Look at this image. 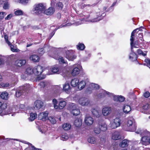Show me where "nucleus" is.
I'll list each match as a JSON object with an SVG mask.
<instances>
[{"instance_id":"f257e3e1","label":"nucleus","mask_w":150,"mask_h":150,"mask_svg":"<svg viewBox=\"0 0 150 150\" xmlns=\"http://www.w3.org/2000/svg\"><path fill=\"white\" fill-rule=\"evenodd\" d=\"M94 15H93L92 14L91 15L88 14L87 15L81 14L80 15V16L81 17L80 20L74 23V25L77 26L83 23V21H87L86 19L89 18L90 17H91V18L89 21L90 22H95L99 21L103 18V17L105 16L106 14L105 13V12H103L102 11L97 12Z\"/></svg>"},{"instance_id":"f03ea898","label":"nucleus","mask_w":150,"mask_h":150,"mask_svg":"<svg viewBox=\"0 0 150 150\" xmlns=\"http://www.w3.org/2000/svg\"><path fill=\"white\" fill-rule=\"evenodd\" d=\"M107 94L109 96L113 97V100L114 101H116L118 103H114L115 106L117 107H119L120 106V103L124 101L125 100V98L122 96L114 95L113 93H110L108 92L107 91L105 90H102V92L99 94V97L100 98H103L105 97V95Z\"/></svg>"},{"instance_id":"7ed1b4c3","label":"nucleus","mask_w":150,"mask_h":150,"mask_svg":"<svg viewBox=\"0 0 150 150\" xmlns=\"http://www.w3.org/2000/svg\"><path fill=\"white\" fill-rule=\"evenodd\" d=\"M136 133L140 134L142 137L141 139L142 143L143 145H147L150 144V132L146 130H137Z\"/></svg>"},{"instance_id":"20e7f679","label":"nucleus","mask_w":150,"mask_h":150,"mask_svg":"<svg viewBox=\"0 0 150 150\" xmlns=\"http://www.w3.org/2000/svg\"><path fill=\"white\" fill-rule=\"evenodd\" d=\"M46 8V6L42 3L35 4L33 6L32 11L34 13L38 15L43 13Z\"/></svg>"},{"instance_id":"39448f33","label":"nucleus","mask_w":150,"mask_h":150,"mask_svg":"<svg viewBox=\"0 0 150 150\" xmlns=\"http://www.w3.org/2000/svg\"><path fill=\"white\" fill-rule=\"evenodd\" d=\"M51 71L54 74H60L64 76L68 72L65 68H62L60 69L57 65L53 66L51 69Z\"/></svg>"},{"instance_id":"423d86ee","label":"nucleus","mask_w":150,"mask_h":150,"mask_svg":"<svg viewBox=\"0 0 150 150\" xmlns=\"http://www.w3.org/2000/svg\"><path fill=\"white\" fill-rule=\"evenodd\" d=\"M78 102L79 104L82 106H90L91 105L90 100L87 98L82 97L80 98Z\"/></svg>"},{"instance_id":"0eeeda50","label":"nucleus","mask_w":150,"mask_h":150,"mask_svg":"<svg viewBox=\"0 0 150 150\" xmlns=\"http://www.w3.org/2000/svg\"><path fill=\"white\" fill-rule=\"evenodd\" d=\"M121 124V120L119 117H116L110 123L111 128L115 129L119 127Z\"/></svg>"},{"instance_id":"6e6552de","label":"nucleus","mask_w":150,"mask_h":150,"mask_svg":"<svg viewBox=\"0 0 150 150\" xmlns=\"http://www.w3.org/2000/svg\"><path fill=\"white\" fill-rule=\"evenodd\" d=\"M127 125L129 127H132V129L134 130L136 129V126L135 120L132 117H129L128 118Z\"/></svg>"},{"instance_id":"1a4fd4ad","label":"nucleus","mask_w":150,"mask_h":150,"mask_svg":"<svg viewBox=\"0 0 150 150\" xmlns=\"http://www.w3.org/2000/svg\"><path fill=\"white\" fill-rule=\"evenodd\" d=\"M65 57L69 60L73 61L76 59V56L74 55L73 51L70 50L66 52Z\"/></svg>"},{"instance_id":"9d476101","label":"nucleus","mask_w":150,"mask_h":150,"mask_svg":"<svg viewBox=\"0 0 150 150\" xmlns=\"http://www.w3.org/2000/svg\"><path fill=\"white\" fill-rule=\"evenodd\" d=\"M131 46V53L130 54L129 56V59L132 61H136L137 58V54L134 52L133 47H137L134 45H132Z\"/></svg>"},{"instance_id":"9b49d317","label":"nucleus","mask_w":150,"mask_h":150,"mask_svg":"<svg viewBox=\"0 0 150 150\" xmlns=\"http://www.w3.org/2000/svg\"><path fill=\"white\" fill-rule=\"evenodd\" d=\"M43 68L40 65L35 66L33 68V73L35 75H39L43 71Z\"/></svg>"},{"instance_id":"f8f14e48","label":"nucleus","mask_w":150,"mask_h":150,"mask_svg":"<svg viewBox=\"0 0 150 150\" xmlns=\"http://www.w3.org/2000/svg\"><path fill=\"white\" fill-rule=\"evenodd\" d=\"M142 112L146 114H150V104L146 103L142 106Z\"/></svg>"},{"instance_id":"ddd939ff","label":"nucleus","mask_w":150,"mask_h":150,"mask_svg":"<svg viewBox=\"0 0 150 150\" xmlns=\"http://www.w3.org/2000/svg\"><path fill=\"white\" fill-rule=\"evenodd\" d=\"M142 28H143L142 26H141V27L137 28L135 29L132 32L131 34V36L130 37V41H131L130 42V45L131 46H132V45H133V42L134 41V37L135 36V34L136 32H138L139 31H141L142 30L141 29Z\"/></svg>"},{"instance_id":"4468645a","label":"nucleus","mask_w":150,"mask_h":150,"mask_svg":"<svg viewBox=\"0 0 150 150\" xmlns=\"http://www.w3.org/2000/svg\"><path fill=\"white\" fill-rule=\"evenodd\" d=\"M71 108V112L74 115L77 116L80 114V112L79 109H78V107L76 106L74 104H72Z\"/></svg>"},{"instance_id":"2eb2a0df","label":"nucleus","mask_w":150,"mask_h":150,"mask_svg":"<svg viewBox=\"0 0 150 150\" xmlns=\"http://www.w3.org/2000/svg\"><path fill=\"white\" fill-rule=\"evenodd\" d=\"M112 109L110 107H105L103 108L102 113L104 116H107L110 115Z\"/></svg>"},{"instance_id":"dca6fc26","label":"nucleus","mask_w":150,"mask_h":150,"mask_svg":"<svg viewBox=\"0 0 150 150\" xmlns=\"http://www.w3.org/2000/svg\"><path fill=\"white\" fill-rule=\"evenodd\" d=\"M48 113L47 112H43L39 114L38 116V119L40 120L45 121L47 118Z\"/></svg>"},{"instance_id":"f3484780","label":"nucleus","mask_w":150,"mask_h":150,"mask_svg":"<svg viewBox=\"0 0 150 150\" xmlns=\"http://www.w3.org/2000/svg\"><path fill=\"white\" fill-rule=\"evenodd\" d=\"M25 108V105L23 104H21L19 105V108L17 106H16L15 107V111L14 112L15 113H19L24 112V109Z\"/></svg>"},{"instance_id":"a211bd4d","label":"nucleus","mask_w":150,"mask_h":150,"mask_svg":"<svg viewBox=\"0 0 150 150\" xmlns=\"http://www.w3.org/2000/svg\"><path fill=\"white\" fill-rule=\"evenodd\" d=\"M43 106V102L40 100H36L34 104V107L35 110H39Z\"/></svg>"},{"instance_id":"6ab92c4d","label":"nucleus","mask_w":150,"mask_h":150,"mask_svg":"<svg viewBox=\"0 0 150 150\" xmlns=\"http://www.w3.org/2000/svg\"><path fill=\"white\" fill-rule=\"evenodd\" d=\"M26 63V61L25 59H18L14 62V65L18 67H21L24 65Z\"/></svg>"},{"instance_id":"aec40b11","label":"nucleus","mask_w":150,"mask_h":150,"mask_svg":"<svg viewBox=\"0 0 150 150\" xmlns=\"http://www.w3.org/2000/svg\"><path fill=\"white\" fill-rule=\"evenodd\" d=\"M54 12V8L52 7H50L47 9H45L44 13L47 15H50L53 14Z\"/></svg>"},{"instance_id":"412c9836","label":"nucleus","mask_w":150,"mask_h":150,"mask_svg":"<svg viewBox=\"0 0 150 150\" xmlns=\"http://www.w3.org/2000/svg\"><path fill=\"white\" fill-rule=\"evenodd\" d=\"M93 116L98 118L100 117L101 114L100 112L96 109L93 108L91 110Z\"/></svg>"},{"instance_id":"4be33fe9","label":"nucleus","mask_w":150,"mask_h":150,"mask_svg":"<svg viewBox=\"0 0 150 150\" xmlns=\"http://www.w3.org/2000/svg\"><path fill=\"white\" fill-rule=\"evenodd\" d=\"M23 87H19L17 89L16 91V96L17 97H19L21 95H24V92L23 91Z\"/></svg>"},{"instance_id":"5701e85b","label":"nucleus","mask_w":150,"mask_h":150,"mask_svg":"<svg viewBox=\"0 0 150 150\" xmlns=\"http://www.w3.org/2000/svg\"><path fill=\"white\" fill-rule=\"evenodd\" d=\"M120 132L118 131H116L114 132L112 134V138L114 140H117L120 138Z\"/></svg>"},{"instance_id":"b1692460","label":"nucleus","mask_w":150,"mask_h":150,"mask_svg":"<svg viewBox=\"0 0 150 150\" xmlns=\"http://www.w3.org/2000/svg\"><path fill=\"white\" fill-rule=\"evenodd\" d=\"M84 121L85 123L88 125H92L93 122V118L91 117H86Z\"/></svg>"},{"instance_id":"393cba45","label":"nucleus","mask_w":150,"mask_h":150,"mask_svg":"<svg viewBox=\"0 0 150 150\" xmlns=\"http://www.w3.org/2000/svg\"><path fill=\"white\" fill-rule=\"evenodd\" d=\"M99 127L101 131H105L107 129L106 124L104 122L101 123L99 122Z\"/></svg>"},{"instance_id":"a878e982","label":"nucleus","mask_w":150,"mask_h":150,"mask_svg":"<svg viewBox=\"0 0 150 150\" xmlns=\"http://www.w3.org/2000/svg\"><path fill=\"white\" fill-rule=\"evenodd\" d=\"M50 83L47 81H44L41 82L39 85L40 86L41 88H47L49 86Z\"/></svg>"},{"instance_id":"bb28decb","label":"nucleus","mask_w":150,"mask_h":150,"mask_svg":"<svg viewBox=\"0 0 150 150\" xmlns=\"http://www.w3.org/2000/svg\"><path fill=\"white\" fill-rule=\"evenodd\" d=\"M71 88L69 83L67 82L65 83L63 86V90L67 93L70 91Z\"/></svg>"},{"instance_id":"cd10ccee","label":"nucleus","mask_w":150,"mask_h":150,"mask_svg":"<svg viewBox=\"0 0 150 150\" xmlns=\"http://www.w3.org/2000/svg\"><path fill=\"white\" fill-rule=\"evenodd\" d=\"M79 80L77 78H75L72 80L71 81V86L73 87H75L78 85Z\"/></svg>"},{"instance_id":"c85d7f7f","label":"nucleus","mask_w":150,"mask_h":150,"mask_svg":"<svg viewBox=\"0 0 150 150\" xmlns=\"http://www.w3.org/2000/svg\"><path fill=\"white\" fill-rule=\"evenodd\" d=\"M123 110L124 113L127 114L131 111V109L130 106L128 105H124L123 108Z\"/></svg>"},{"instance_id":"c756f323","label":"nucleus","mask_w":150,"mask_h":150,"mask_svg":"<svg viewBox=\"0 0 150 150\" xmlns=\"http://www.w3.org/2000/svg\"><path fill=\"white\" fill-rule=\"evenodd\" d=\"M129 141L127 139H124L120 143L119 146L122 147L124 148L127 147L128 145Z\"/></svg>"},{"instance_id":"7c9ffc66","label":"nucleus","mask_w":150,"mask_h":150,"mask_svg":"<svg viewBox=\"0 0 150 150\" xmlns=\"http://www.w3.org/2000/svg\"><path fill=\"white\" fill-rule=\"evenodd\" d=\"M7 105L6 104L4 103H2L0 102V115L3 112V110L6 108Z\"/></svg>"},{"instance_id":"2f4dec72","label":"nucleus","mask_w":150,"mask_h":150,"mask_svg":"<svg viewBox=\"0 0 150 150\" xmlns=\"http://www.w3.org/2000/svg\"><path fill=\"white\" fill-rule=\"evenodd\" d=\"M39 56L35 54H33L30 57V59L34 62H38L39 60Z\"/></svg>"},{"instance_id":"473e14b6","label":"nucleus","mask_w":150,"mask_h":150,"mask_svg":"<svg viewBox=\"0 0 150 150\" xmlns=\"http://www.w3.org/2000/svg\"><path fill=\"white\" fill-rule=\"evenodd\" d=\"M80 72L79 69L77 67H75L72 70L71 74L73 76H75L78 74Z\"/></svg>"},{"instance_id":"72a5a7b5","label":"nucleus","mask_w":150,"mask_h":150,"mask_svg":"<svg viewBox=\"0 0 150 150\" xmlns=\"http://www.w3.org/2000/svg\"><path fill=\"white\" fill-rule=\"evenodd\" d=\"M82 120L79 119H76L74 122V125L76 127H79L81 126L82 124Z\"/></svg>"},{"instance_id":"f704fd0d","label":"nucleus","mask_w":150,"mask_h":150,"mask_svg":"<svg viewBox=\"0 0 150 150\" xmlns=\"http://www.w3.org/2000/svg\"><path fill=\"white\" fill-rule=\"evenodd\" d=\"M137 52L138 55L145 57L146 56L147 51H143L141 49H139L137 50Z\"/></svg>"},{"instance_id":"c9c22d12","label":"nucleus","mask_w":150,"mask_h":150,"mask_svg":"<svg viewBox=\"0 0 150 150\" xmlns=\"http://www.w3.org/2000/svg\"><path fill=\"white\" fill-rule=\"evenodd\" d=\"M14 109H15V108H14L13 109L11 108H10L7 110V111L5 112V111L4 110H3V112H2L1 114V115L3 116L7 114H10L14 111Z\"/></svg>"},{"instance_id":"e433bc0d","label":"nucleus","mask_w":150,"mask_h":150,"mask_svg":"<svg viewBox=\"0 0 150 150\" xmlns=\"http://www.w3.org/2000/svg\"><path fill=\"white\" fill-rule=\"evenodd\" d=\"M86 83L85 81H82L79 82L78 85V88L80 90H82L84 88L86 85Z\"/></svg>"},{"instance_id":"4c0bfd02","label":"nucleus","mask_w":150,"mask_h":150,"mask_svg":"<svg viewBox=\"0 0 150 150\" xmlns=\"http://www.w3.org/2000/svg\"><path fill=\"white\" fill-rule=\"evenodd\" d=\"M8 93L6 91L2 92L0 95L1 98L4 100H7L8 98Z\"/></svg>"},{"instance_id":"58836bf2","label":"nucleus","mask_w":150,"mask_h":150,"mask_svg":"<svg viewBox=\"0 0 150 150\" xmlns=\"http://www.w3.org/2000/svg\"><path fill=\"white\" fill-rule=\"evenodd\" d=\"M37 115L36 113H31L30 114V117L28 118L29 120L30 121H33L37 118Z\"/></svg>"},{"instance_id":"ea45409f","label":"nucleus","mask_w":150,"mask_h":150,"mask_svg":"<svg viewBox=\"0 0 150 150\" xmlns=\"http://www.w3.org/2000/svg\"><path fill=\"white\" fill-rule=\"evenodd\" d=\"M66 104V102L64 101H61L59 102V105L58 106V108L61 109H63Z\"/></svg>"},{"instance_id":"a19ab883","label":"nucleus","mask_w":150,"mask_h":150,"mask_svg":"<svg viewBox=\"0 0 150 150\" xmlns=\"http://www.w3.org/2000/svg\"><path fill=\"white\" fill-rule=\"evenodd\" d=\"M20 87H23V91L24 93L25 91H26L29 90L30 88V86L29 84H26L24 85L23 86H20Z\"/></svg>"},{"instance_id":"79ce46f5","label":"nucleus","mask_w":150,"mask_h":150,"mask_svg":"<svg viewBox=\"0 0 150 150\" xmlns=\"http://www.w3.org/2000/svg\"><path fill=\"white\" fill-rule=\"evenodd\" d=\"M62 128L65 130H68L71 128V125L69 123H65L63 125Z\"/></svg>"},{"instance_id":"37998d69","label":"nucleus","mask_w":150,"mask_h":150,"mask_svg":"<svg viewBox=\"0 0 150 150\" xmlns=\"http://www.w3.org/2000/svg\"><path fill=\"white\" fill-rule=\"evenodd\" d=\"M69 138L68 136L67 133H63L60 137L61 140L63 141H66Z\"/></svg>"},{"instance_id":"c03bdc74","label":"nucleus","mask_w":150,"mask_h":150,"mask_svg":"<svg viewBox=\"0 0 150 150\" xmlns=\"http://www.w3.org/2000/svg\"><path fill=\"white\" fill-rule=\"evenodd\" d=\"M33 69L30 67H28L26 69L25 73L28 74H31L33 73Z\"/></svg>"},{"instance_id":"a18cd8bd","label":"nucleus","mask_w":150,"mask_h":150,"mask_svg":"<svg viewBox=\"0 0 150 150\" xmlns=\"http://www.w3.org/2000/svg\"><path fill=\"white\" fill-rule=\"evenodd\" d=\"M71 25V24L70 23H67L65 24H62L61 25H60L59 26L57 27H56V28L54 30H53L54 31H55V32L58 29L64 27L66 26H68L69 25Z\"/></svg>"},{"instance_id":"49530a36","label":"nucleus","mask_w":150,"mask_h":150,"mask_svg":"<svg viewBox=\"0 0 150 150\" xmlns=\"http://www.w3.org/2000/svg\"><path fill=\"white\" fill-rule=\"evenodd\" d=\"M85 48V46L83 43H79L77 45V49L80 50H83Z\"/></svg>"},{"instance_id":"de8ad7c7","label":"nucleus","mask_w":150,"mask_h":150,"mask_svg":"<svg viewBox=\"0 0 150 150\" xmlns=\"http://www.w3.org/2000/svg\"><path fill=\"white\" fill-rule=\"evenodd\" d=\"M96 139L94 137H90L88 138V142L94 144L96 142Z\"/></svg>"},{"instance_id":"09e8293b","label":"nucleus","mask_w":150,"mask_h":150,"mask_svg":"<svg viewBox=\"0 0 150 150\" xmlns=\"http://www.w3.org/2000/svg\"><path fill=\"white\" fill-rule=\"evenodd\" d=\"M55 59H58L59 60V62L63 64L66 63V62H65L63 58L61 56H59L55 58Z\"/></svg>"},{"instance_id":"8fccbe9b","label":"nucleus","mask_w":150,"mask_h":150,"mask_svg":"<svg viewBox=\"0 0 150 150\" xmlns=\"http://www.w3.org/2000/svg\"><path fill=\"white\" fill-rule=\"evenodd\" d=\"M48 119L50 122L53 124L56 123V121L54 117H50L48 118Z\"/></svg>"},{"instance_id":"3c124183","label":"nucleus","mask_w":150,"mask_h":150,"mask_svg":"<svg viewBox=\"0 0 150 150\" xmlns=\"http://www.w3.org/2000/svg\"><path fill=\"white\" fill-rule=\"evenodd\" d=\"M23 12L21 10L18 9L15 11L14 12L15 15L16 16H21L23 15Z\"/></svg>"},{"instance_id":"603ef678","label":"nucleus","mask_w":150,"mask_h":150,"mask_svg":"<svg viewBox=\"0 0 150 150\" xmlns=\"http://www.w3.org/2000/svg\"><path fill=\"white\" fill-rule=\"evenodd\" d=\"M6 13L5 12H0V21L2 20L4 18V16H6Z\"/></svg>"},{"instance_id":"864d4df0","label":"nucleus","mask_w":150,"mask_h":150,"mask_svg":"<svg viewBox=\"0 0 150 150\" xmlns=\"http://www.w3.org/2000/svg\"><path fill=\"white\" fill-rule=\"evenodd\" d=\"M52 102L54 105V108L55 109L58 108V105H57V101L55 99H54L52 100Z\"/></svg>"},{"instance_id":"5fc2aeb1","label":"nucleus","mask_w":150,"mask_h":150,"mask_svg":"<svg viewBox=\"0 0 150 150\" xmlns=\"http://www.w3.org/2000/svg\"><path fill=\"white\" fill-rule=\"evenodd\" d=\"M28 144L30 146L29 149V150H42L41 149H39L37 148H35L34 146H33L30 143H28Z\"/></svg>"},{"instance_id":"6e6d98bb","label":"nucleus","mask_w":150,"mask_h":150,"mask_svg":"<svg viewBox=\"0 0 150 150\" xmlns=\"http://www.w3.org/2000/svg\"><path fill=\"white\" fill-rule=\"evenodd\" d=\"M1 86L3 88H6L9 86V83L7 82L4 83L2 82L1 83Z\"/></svg>"},{"instance_id":"4d7b16f0","label":"nucleus","mask_w":150,"mask_h":150,"mask_svg":"<svg viewBox=\"0 0 150 150\" xmlns=\"http://www.w3.org/2000/svg\"><path fill=\"white\" fill-rule=\"evenodd\" d=\"M58 8L60 10H62L63 7V4L62 2H58L56 4Z\"/></svg>"},{"instance_id":"13d9d810","label":"nucleus","mask_w":150,"mask_h":150,"mask_svg":"<svg viewBox=\"0 0 150 150\" xmlns=\"http://www.w3.org/2000/svg\"><path fill=\"white\" fill-rule=\"evenodd\" d=\"M8 45L10 46L11 50L12 51L16 52H18V50H17V49L14 48V46L13 45H11V44L10 45Z\"/></svg>"},{"instance_id":"bf43d9fd","label":"nucleus","mask_w":150,"mask_h":150,"mask_svg":"<svg viewBox=\"0 0 150 150\" xmlns=\"http://www.w3.org/2000/svg\"><path fill=\"white\" fill-rule=\"evenodd\" d=\"M61 88L58 86H56L54 88V92L57 93H58L59 91L60 90Z\"/></svg>"},{"instance_id":"052dcab7","label":"nucleus","mask_w":150,"mask_h":150,"mask_svg":"<svg viewBox=\"0 0 150 150\" xmlns=\"http://www.w3.org/2000/svg\"><path fill=\"white\" fill-rule=\"evenodd\" d=\"M91 86L93 88L95 89H98L99 88V86L96 84L92 83L91 84Z\"/></svg>"},{"instance_id":"680f3d73","label":"nucleus","mask_w":150,"mask_h":150,"mask_svg":"<svg viewBox=\"0 0 150 150\" xmlns=\"http://www.w3.org/2000/svg\"><path fill=\"white\" fill-rule=\"evenodd\" d=\"M116 2H114L113 3L112 6L108 8L107 10V11H112L113 10V7L115 5Z\"/></svg>"},{"instance_id":"e2e57ef3","label":"nucleus","mask_w":150,"mask_h":150,"mask_svg":"<svg viewBox=\"0 0 150 150\" xmlns=\"http://www.w3.org/2000/svg\"><path fill=\"white\" fill-rule=\"evenodd\" d=\"M3 8L4 9H8L9 7V4L7 1L4 4Z\"/></svg>"},{"instance_id":"0e129e2a","label":"nucleus","mask_w":150,"mask_h":150,"mask_svg":"<svg viewBox=\"0 0 150 150\" xmlns=\"http://www.w3.org/2000/svg\"><path fill=\"white\" fill-rule=\"evenodd\" d=\"M101 130L99 127H95L94 130V131L95 133L96 134H99L100 133Z\"/></svg>"},{"instance_id":"69168bd1","label":"nucleus","mask_w":150,"mask_h":150,"mask_svg":"<svg viewBox=\"0 0 150 150\" xmlns=\"http://www.w3.org/2000/svg\"><path fill=\"white\" fill-rule=\"evenodd\" d=\"M38 52L39 54L41 56L44 52L43 49V48L39 49L38 50Z\"/></svg>"},{"instance_id":"338daca9","label":"nucleus","mask_w":150,"mask_h":150,"mask_svg":"<svg viewBox=\"0 0 150 150\" xmlns=\"http://www.w3.org/2000/svg\"><path fill=\"white\" fill-rule=\"evenodd\" d=\"M4 38L6 42L8 45H10L11 43L8 40V37L6 35H4Z\"/></svg>"},{"instance_id":"774afa93","label":"nucleus","mask_w":150,"mask_h":150,"mask_svg":"<svg viewBox=\"0 0 150 150\" xmlns=\"http://www.w3.org/2000/svg\"><path fill=\"white\" fill-rule=\"evenodd\" d=\"M150 96V93L148 91L145 92L143 94V96L146 98H148Z\"/></svg>"}]
</instances>
